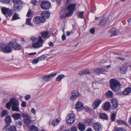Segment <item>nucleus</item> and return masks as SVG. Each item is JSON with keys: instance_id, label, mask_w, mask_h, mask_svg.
Instances as JSON below:
<instances>
[{"instance_id": "f257e3e1", "label": "nucleus", "mask_w": 131, "mask_h": 131, "mask_svg": "<svg viewBox=\"0 0 131 131\" xmlns=\"http://www.w3.org/2000/svg\"><path fill=\"white\" fill-rule=\"evenodd\" d=\"M30 39L33 42H36L34 43L32 45V47L35 48H39L42 46L44 41L40 36H39L37 38L35 37L32 36Z\"/></svg>"}, {"instance_id": "f03ea898", "label": "nucleus", "mask_w": 131, "mask_h": 131, "mask_svg": "<svg viewBox=\"0 0 131 131\" xmlns=\"http://www.w3.org/2000/svg\"><path fill=\"white\" fill-rule=\"evenodd\" d=\"M110 88L113 91L115 92L119 91L121 88V84L119 81L114 79L110 80Z\"/></svg>"}, {"instance_id": "7ed1b4c3", "label": "nucleus", "mask_w": 131, "mask_h": 131, "mask_svg": "<svg viewBox=\"0 0 131 131\" xmlns=\"http://www.w3.org/2000/svg\"><path fill=\"white\" fill-rule=\"evenodd\" d=\"M14 43L11 41L9 42L6 45L5 47H4L3 46L0 47V51H2L4 52L9 53L12 50V49L13 48Z\"/></svg>"}, {"instance_id": "20e7f679", "label": "nucleus", "mask_w": 131, "mask_h": 131, "mask_svg": "<svg viewBox=\"0 0 131 131\" xmlns=\"http://www.w3.org/2000/svg\"><path fill=\"white\" fill-rule=\"evenodd\" d=\"M11 102L12 104V109L13 111L18 112L19 111V103L17 100L14 98H13L11 99Z\"/></svg>"}, {"instance_id": "39448f33", "label": "nucleus", "mask_w": 131, "mask_h": 131, "mask_svg": "<svg viewBox=\"0 0 131 131\" xmlns=\"http://www.w3.org/2000/svg\"><path fill=\"white\" fill-rule=\"evenodd\" d=\"M76 5L75 3H72L68 6L67 9L69 12L66 14L65 17H69L72 15L73 12L75 9Z\"/></svg>"}, {"instance_id": "423d86ee", "label": "nucleus", "mask_w": 131, "mask_h": 131, "mask_svg": "<svg viewBox=\"0 0 131 131\" xmlns=\"http://www.w3.org/2000/svg\"><path fill=\"white\" fill-rule=\"evenodd\" d=\"M75 120V114L73 113H69L67 116L66 121L69 124L71 125L74 122Z\"/></svg>"}, {"instance_id": "0eeeda50", "label": "nucleus", "mask_w": 131, "mask_h": 131, "mask_svg": "<svg viewBox=\"0 0 131 131\" xmlns=\"http://www.w3.org/2000/svg\"><path fill=\"white\" fill-rule=\"evenodd\" d=\"M22 117L24 118V121L25 123L27 125H29L31 122V117L27 113H23L21 114Z\"/></svg>"}, {"instance_id": "6e6552de", "label": "nucleus", "mask_w": 131, "mask_h": 131, "mask_svg": "<svg viewBox=\"0 0 131 131\" xmlns=\"http://www.w3.org/2000/svg\"><path fill=\"white\" fill-rule=\"evenodd\" d=\"M50 3L48 1H42L40 4L41 8L44 10L49 9L50 6Z\"/></svg>"}, {"instance_id": "1a4fd4ad", "label": "nucleus", "mask_w": 131, "mask_h": 131, "mask_svg": "<svg viewBox=\"0 0 131 131\" xmlns=\"http://www.w3.org/2000/svg\"><path fill=\"white\" fill-rule=\"evenodd\" d=\"M57 73H54L50 75H46L42 77L43 80L46 82H48L55 77Z\"/></svg>"}, {"instance_id": "9d476101", "label": "nucleus", "mask_w": 131, "mask_h": 131, "mask_svg": "<svg viewBox=\"0 0 131 131\" xmlns=\"http://www.w3.org/2000/svg\"><path fill=\"white\" fill-rule=\"evenodd\" d=\"M33 22L36 24H39L40 23L44 22L45 20L41 17L36 16L33 20Z\"/></svg>"}, {"instance_id": "9b49d317", "label": "nucleus", "mask_w": 131, "mask_h": 131, "mask_svg": "<svg viewBox=\"0 0 131 131\" xmlns=\"http://www.w3.org/2000/svg\"><path fill=\"white\" fill-rule=\"evenodd\" d=\"M93 127L96 131H102V126L99 122L94 123Z\"/></svg>"}, {"instance_id": "f8f14e48", "label": "nucleus", "mask_w": 131, "mask_h": 131, "mask_svg": "<svg viewBox=\"0 0 131 131\" xmlns=\"http://www.w3.org/2000/svg\"><path fill=\"white\" fill-rule=\"evenodd\" d=\"M108 22V18H105L104 17H101L100 19V20L98 24V25H101L102 26H105L106 25V23Z\"/></svg>"}, {"instance_id": "ddd939ff", "label": "nucleus", "mask_w": 131, "mask_h": 131, "mask_svg": "<svg viewBox=\"0 0 131 131\" xmlns=\"http://www.w3.org/2000/svg\"><path fill=\"white\" fill-rule=\"evenodd\" d=\"M23 3L20 4H14V9L16 12H18L22 9L23 6Z\"/></svg>"}, {"instance_id": "4468645a", "label": "nucleus", "mask_w": 131, "mask_h": 131, "mask_svg": "<svg viewBox=\"0 0 131 131\" xmlns=\"http://www.w3.org/2000/svg\"><path fill=\"white\" fill-rule=\"evenodd\" d=\"M105 72H107V71L102 68H97L94 70V72L96 74L104 73Z\"/></svg>"}, {"instance_id": "2eb2a0df", "label": "nucleus", "mask_w": 131, "mask_h": 131, "mask_svg": "<svg viewBox=\"0 0 131 131\" xmlns=\"http://www.w3.org/2000/svg\"><path fill=\"white\" fill-rule=\"evenodd\" d=\"M75 108L78 111H80L83 108V104L81 102L79 101L76 104Z\"/></svg>"}, {"instance_id": "dca6fc26", "label": "nucleus", "mask_w": 131, "mask_h": 131, "mask_svg": "<svg viewBox=\"0 0 131 131\" xmlns=\"http://www.w3.org/2000/svg\"><path fill=\"white\" fill-rule=\"evenodd\" d=\"M41 15L42 18H44L45 20L46 18H48L50 16L49 12L46 11L42 12Z\"/></svg>"}, {"instance_id": "f3484780", "label": "nucleus", "mask_w": 131, "mask_h": 131, "mask_svg": "<svg viewBox=\"0 0 131 131\" xmlns=\"http://www.w3.org/2000/svg\"><path fill=\"white\" fill-rule=\"evenodd\" d=\"M101 102V100L99 99L96 100L93 103L94 109H95L98 107Z\"/></svg>"}, {"instance_id": "a211bd4d", "label": "nucleus", "mask_w": 131, "mask_h": 131, "mask_svg": "<svg viewBox=\"0 0 131 131\" xmlns=\"http://www.w3.org/2000/svg\"><path fill=\"white\" fill-rule=\"evenodd\" d=\"M111 103L112 105V107L113 109L116 108L118 106L117 101L115 98H113L111 100Z\"/></svg>"}, {"instance_id": "6ab92c4d", "label": "nucleus", "mask_w": 131, "mask_h": 131, "mask_svg": "<svg viewBox=\"0 0 131 131\" xmlns=\"http://www.w3.org/2000/svg\"><path fill=\"white\" fill-rule=\"evenodd\" d=\"M94 122L93 118H88L85 119V123L88 126H91Z\"/></svg>"}, {"instance_id": "aec40b11", "label": "nucleus", "mask_w": 131, "mask_h": 131, "mask_svg": "<svg viewBox=\"0 0 131 131\" xmlns=\"http://www.w3.org/2000/svg\"><path fill=\"white\" fill-rule=\"evenodd\" d=\"M116 29L115 28H113L108 32L109 34H110V36L112 37L114 36H116L117 35L116 32Z\"/></svg>"}, {"instance_id": "412c9836", "label": "nucleus", "mask_w": 131, "mask_h": 131, "mask_svg": "<svg viewBox=\"0 0 131 131\" xmlns=\"http://www.w3.org/2000/svg\"><path fill=\"white\" fill-rule=\"evenodd\" d=\"M119 69L120 70V72L121 73L124 74H125L127 71V67L123 66H120L119 67Z\"/></svg>"}, {"instance_id": "4be33fe9", "label": "nucleus", "mask_w": 131, "mask_h": 131, "mask_svg": "<svg viewBox=\"0 0 131 131\" xmlns=\"http://www.w3.org/2000/svg\"><path fill=\"white\" fill-rule=\"evenodd\" d=\"M5 129L6 131H16V127L14 126L9 127L8 126H6Z\"/></svg>"}, {"instance_id": "5701e85b", "label": "nucleus", "mask_w": 131, "mask_h": 131, "mask_svg": "<svg viewBox=\"0 0 131 131\" xmlns=\"http://www.w3.org/2000/svg\"><path fill=\"white\" fill-rule=\"evenodd\" d=\"M111 105L109 102H107L105 103L103 106V108L104 110L106 111H108L110 109Z\"/></svg>"}, {"instance_id": "b1692460", "label": "nucleus", "mask_w": 131, "mask_h": 131, "mask_svg": "<svg viewBox=\"0 0 131 131\" xmlns=\"http://www.w3.org/2000/svg\"><path fill=\"white\" fill-rule=\"evenodd\" d=\"M78 127L79 129L81 131H83L85 129L84 124L83 123H80L78 125Z\"/></svg>"}, {"instance_id": "393cba45", "label": "nucleus", "mask_w": 131, "mask_h": 131, "mask_svg": "<svg viewBox=\"0 0 131 131\" xmlns=\"http://www.w3.org/2000/svg\"><path fill=\"white\" fill-rule=\"evenodd\" d=\"M12 117L15 120H17L20 119L21 118L20 114L18 113H16L13 114L12 115Z\"/></svg>"}, {"instance_id": "a878e982", "label": "nucleus", "mask_w": 131, "mask_h": 131, "mask_svg": "<svg viewBox=\"0 0 131 131\" xmlns=\"http://www.w3.org/2000/svg\"><path fill=\"white\" fill-rule=\"evenodd\" d=\"M60 118H58L56 119L53 120L51 122V124L54 126L57 125L60 122Z\"/></svg>"}, {"instance_id": "bb28decb", "label": "nucleus", "mask_w": 131, "mask_h": 131, "mask_svg": "<svg viewBox=\"0 0 131 131\" xmlns=\"http://www.w3.org/2000/svg\"><path fill=\"white\" fill-rule=\"evenodd\" d=\"M131 92V88L128 87L126 88L123 92L122 94L125 95H127L129 94Z\"/></svg>"}, {"instance_id": "cd10ccee", "label": "nucleus", "mask_w": 131, "mask_h": 131, "mask_svg": "<svg viewBox=\"0 0 131 131\" xmlns=\"http://www.w3.org/2000/svg\"><path fill=\"white\" fill-rule=\"evenodd\" d=\"M40 34L43 38H48L49 37V36H48L49 33L48 31L41 32H40Z\"/></svg>"}, {"instance_id": "c85d7f7f", "label": "nucleus", "mask_w": 131, "mask_h": 131, "mask_svg": "<svg viewBox=\"0 0 131 131\" xmlns=\"http://www.w3.org/2000/svg\"><path fill=\"white\" fill-rule=\"evenodd\" d=\"M5 121L7 125L8 126L11 122V117L10 116H7L6 117Z\"/></svg>"}, {"instance_id": "c756f323", "label": "nucleus", "mask_w": 131, "mask_h": 131, "mask_svg": "<svg viewBox=\"0 0 131 131\" xmlns=\"http://www.w3.org/2000/svg\"><path fill=\"white\" fill-rule=\"evenodd\" d=\"M29 131H38L37 127L35 125H32L29 126Z\"/></svg>"}, {"instance_id": "7c9ffc66", "label": "nucleus", "mask_w": 131, "mask_h": 131, "mask_svg": "<svg viewBox=\"0 0 131 131\" xmlns=\"http://www.w3.org/2000/svg\"><path fill=\"white\" fill-rule=\"evenodd\" d=\"M65 75L61 74L58 75L56 79V81H61L62 79H63L65 77Z\"/></svg>"}, {"instance_id": "2f4dec72", "label": "nucleus", "mask_w": 131, "mask_h": 131, "mask_svg": "<svg viewBox=\"0 0 131 131\" xmlns=\"http://www.w3.org/2000/svg\"><path fill=\"white\" fill-rule=\"evenodd\" d=\"M71 93L72 94H73L77 97H78L80 95L79 92L78 91L75 90L72 91Z\"/></svg>"}, {"instance_id": "473e14b6", "label": "nucleus", "mask_w": 131, "mask_h": 131, "mask_svg": "<svg viewBox=\"0 0 131 131\" xmlns=\"http://www.w3.org/2000/svg\"><path fill=\"white\" fill-rule=\"evenodd\" d=\"M100 117L101 119L107 120L108 119V117L107 115L104 113L101 114L100 116Z\"/></svg>"}, {"instance_id": "72a5a7b5", "label": "nucleus", "mask_w": 131, "mask_h": 131, "mask_svg": "<svg viewBox=\"0 0 131 131\" xmlns=\"http://www.w3.org/2000/svg\"><path fill=\"white\" fill-rule=\"evenodd\" d=\"M106 96L108 98H112L113 97V93L111 91H108L106 93Z\"/></svg>"}, {"instance_id": "f704fd0d", "label": "nucleus", "mask_w": 131, "mask_h": 131, "mask_svg": "<svg viewBox=\"0 0 131 131\" xmlns=\"http://www.w3.org/2000/svg\"><path fill=\"white\" fill-rule=\"evenodd\" d=\"M8 9H9L5 7H3L1 9V11L2 13L4 15L7 14V13Z\"/></svg>"}, {"instance_id": "c9c22d12", "label": "nucleus", "mask_w": 131, "mask_h": 131, "mask_svg": "<svg viewBox=\"0 0 131 131\" xmlns=\"http://www.w3.org/2000/svg\"><path fill=\"white\" fill-rule=\"evenodd\" d=\"M31 18H28L26 19V24L30 26H31L33 25L31 22Z\"/></svg>"}, {"instance_id": "e433bc0d", "label": "nucleus", "mask_w": 131, "mask_h": 131, "mask_svg": "<svg viewBox=\"0 0 131 131\" xmlns=\"http://www.w3.org/2000/svg\"><path fill=\"white\" fill-rule=\"evenodd\" d=\"M8 112L6 110H3L1 113L0 116L1 117H3L7 115Z\"/></svg>"}, {"instance_id": "4c0bfd02", "label": "nucleus", "mask_w": 131, "mask_h": 131, "mask_svg": "<svg viewBox=\"0 0 131 131\" xmlns=\"http://www.w3.org/2000/svg\"><path fill=\"white\" fill-rule=\"evenodd\" d=\"M113 131H126L124 128H119V127H115L114 129L113 130Z\"/></svg>"}, {"instance_id": "58836bf2", "label": "nucleus", "mask_w": 131, "mask_h": 131, "mask_svg": "<svg viewBox=\"0 0 131 131\" xmlns=\"http://www.w3.org/2000/svg\"><path fill=\"white\" fill-rule=\"evenodd\" d=\"M13 48H14L15 50H19L21 49V47L18 44H17L16 46H15L14 45V44Z\"/></svg>"}, {"instance_id": "ea45409f", "label": "nucleus", "mask_w": 131, "mask_h": 131, "mask_svg": "<svg viewBox=\"0 0 131 131\" xmlns=\"http://www.w3.org/2000/svg\"><path fill=\"white\" fill-rule=\"evenodd\" d=\"M12 1L14 4H20L23 3L21 1V0H12Z\"/></svg>"}, {"instance_id": "a19ab883", "label": "nucleus", "mask_w": 131, "mask_h": 131, "mask_svg": "<svg viewBox=\"0 0 131 131\" xmlns=\"http://www.w3.org/2000/svg\"><path fill=\"white\" fill-rule=\"evenodd\" d=\"M116 115V114L113 113L112 114L111 117L112 122L114 121H115Z\"/></svg>"}, {"instance_id": "79ce46f5", "label": "nucleus", "mask_w": 131, "mask_h": 131, "mask_svg": "<svg viewBox=\"0 0 131 131\" xmlns=\"http://www.w3.org/2000/svg\"><path fill=\"white\" fill-rule=\"evenodd\" d=\"M12 106V104L11 102V99L10 100V102L8 103L6 105V107L8 109H9L11 106Z\"/></svg>"}, {"instance_id": "37998d69", "label": "nucleus", "mask_w": 131, "mask_h": 131, "mask_svg": "<svg viewBox=\"0 0 131 131\" xmlns=\"http://www.w3.org/2000/svg\"><path fill=\"white\" fill-rule=\"evenodd\" d=\"M18 14L17 13H15L14 14L13 16V20H14L18 19Z\"/></svg>"}, {"instance_id": "c03bdc74", "label": "nucleus", "mask_w": 131, "mask_h": 131, "mask_svg": "<svg viewBox=\"0 0 131 131\" xmlns=\"http://www.w3.org/2000/svg\"><path fill=\"white\" fill-rule=\"evenodd\" d=\"M27 17H32L33 16L32 13L30 10H29L27 14Z\"/></svg>"}, {"instance_id": "a18cd8bd", "label": "nucleus", "mask_w": 131, "mask_h": 131, "mask_svg": "<svg viewBox=\"0 0 131 131\" xmlns=\"http://www.w3.org/2000/svg\"><path fill=\"white\" fill-rule=\"evenodd\" d=\"M117 122L119 124H122L125 125L126 124V123L124 121L120 119L117 120Z\"/></svg>"}, {"instance_id": "49530a36", "label": "nucleus", "mask_w": 131, "mask_h": 131, "mask_svg": "<svg viewBox=\"0 0 131 131\" xmlns=\"http://www.w3.org/2000/svg\"><path fill=\"white\" fill-rule=\"evenodd\" d=\"M0 1L4 4H8L10 2V0H0Z\"/></svg>"}, {"instance_id": "de8ad7c7", "label": "nucleus", "mask_w": 131, "mask_h": 131, "mask_svg": "<svg viewBox=\"0 0 131 131\" xmlns=\"http://www.w3.org/2000/svg\"><path fill=\"white\" fill-rule=\"evenodd\" d=\"M39 61H41L42 60H45V57L44 55H42L38 58Z\"/></svg>"}, {"instance_id": "09e8293b", "label": "nucleus", "mask_w": 131, "mask_h": 131, "mask_svg": "<svg viewBox=\"0 0 131 131\" xmlns=\"http://www.w3.org/2000/svg\"><path fill=\"white\" fill-rule=\"evenodd\" d=\"M77 98L76 96L72 94L71 96L70 97V99L72 101H74Z\"/></svg>"}, {"instance_id": "8fccbe9b", "label": "nucleus", "mask_w": 131, "mask_h": 131, "mask_svg": "<svg viewBox=\"0 0 131 131\" xmlns=\"http://www.w3.org/2000/svg\"><path fill=\"white\" fill-rule=\"evenodd\" d=\"M38 59L37 58L35 59L33 61H32V63L33 64H37L39 61Z\"/></svg>"}, {"instance_id": "3c124183", "label": "nucleus", "mask_w": 131, "mask_h": 131, "mask_svg": "<svg viewBox=\"0 0 131 131\" xmlns=\"http://www.w3.org/2000/svg\"><path fill=\"white\" fill-rule=\"evenodd\" d=\"M83 14H84V12H80V13H79V15H78L79 17L81 18H84Z\"/></svg>"}, {"instance_id": "603ef678", "label": "nucleus", "mask_w": 131, "mask_h": 131, "mask_svg": "<svg viewBox=\"0 0 131 131\" xmlns=\"http://www.w3.org/2000/svg\"><path fill=\"white\" fill-rule=\"evenodd\" d=\"M7 14L8 16H11L12 15V13L11 10L8 9L7 13Z\"/></svg>"}, {"instance_id": "864d4df0", "label": "nucleus", "mask_w": 131, "mask_h": 131, "mask_svg": "<svg viewBox=\"0 0 131 131\" xmlns=\"http://www.w3.org/2000/svg\"><path fill=\"white\" fill-rule=\"evenodd\" d=\"M31 97L30 95H27L25 96V99L26 100H27L29 99Z\"/></svg>"}, {"instance_id": "5fc2aeb1", "label": "nucleus", "mask_w": 131, "mask_h": 131, "mask_svg": "<svg viewBox=\"0 0 131 131\" xmlns=\"http://www.w3.org/2000/svg\"><path fill=\"white\" fill-rule=\"evenodd\" d=\"M71 131H77V128L76 126H74L72 127L71 129Z\"/></svg>"}, {"instance_id": "6e6d98bb", "label": "nucleus", "mask_w": 131, "mask_h": 131, "mask_svg": "<svg viewBox=\"0 0 131 131\" xmlns=\"http://www.w3.org/2000/svg\"><path fill=\"white\" fill-rule=\"evenodd\" d=\"M84 74H90L91 73L89 70H85L84 71Z\"/></svg>"}, {"instance_id": "4d7b16f0", "label": "nucleus", "mask_w": 131, "mask_h": 131, "mask_svg": "<svg viewBox=\"0 0 131 131\" xmlns=\"http://www.w3.org/2000/svg\"><path fill=\"white\" fill-rule=\"evenodd\" d=\"M21 106L23 107H25L26 106V103L25 101L21 103Z\"/></svg>"}, {"instance_id": "13d9d810", "label": "nucleus", "mask_w": 131, "mask_h": 131, "mask_svg": "<svg viewBox=\"0 0 131 131\" xmlns=\"http://www.w3.org/2000/svg\"><path fill=\"white\" fill-rule=\"evenodd\" d=\"M95 31V29H94L92 28L90 30V32L92 34H94Z\"/></svg>"}, {"instance_id": "bf43d9fd", "label": "nucleus", "mask_w": 131, "mask_h": 131, "mask_svg": "<svg viewBox=\"0 0 131 131\" xmlns=\"http://www.w3.org/2000/svg\"><path fill=\"white\" fill-rule=\"evenodd\" d=\"M31 3L34 5H35L37 3V1L35 0H33L31 1Z\"/></svg>"}, {"instance_id": "052dcab7", "label": "nucleus", "mask_w": 131, "mask_h": 131, "mask_svg": "<svg viewBox=\"0 0 131 131\" xmlns=\"http://www.w3.org/2000/svg\"><path fill=\"white\" fill-rule=\"evenodd\" d=\"M78 75L80 76L82 75H83L84 74V72L82 71H81L79 73H78Z\"/></svg>"}, {"instance_id": "680f3d73", "label": "nucleus", "mask_w": 131, "mask_h": 131, "mask_svg": "<svg viewBox=\"0 0 131 131\" xmlns=\"http://www.w3.org/2000/svg\"><path fill=\"white\" fill-rule=\"evenodd\" d=\"M31 112L34 114H36L35 110L34 108H32L31 111Z\"/></svg>"}, {"instance_id": "e2e57ef3", "label": "nucleus", "mask_w": 131, "mask_h": 131, "mask_svg": "<svg viewBox=\"0 0 131 131\" xmlns=\"http://www.w3.org/2000/svg\"><path fill=\"white\" fill-rule=\"evenodd\" d=\"M66 38V37L64 34L63 35L62 37V40H65Z\"/></svg>"}, {"instance_id": "0e129e2a", "label": "nucleus", "mask_w": 131, "mask_h": 131, "mask_svg": "<svg viewBox=\"0 0 131 131\" xmlns=\"http://www.w3.org/2000/svg\"><path fill=\"white\" fill-rule=\"evenodd\" d=\"M48 44L50 46H54V45L53 42H51L48 43Z\"/></svg>"}, {"instance_id": "69168bd1", "label": "nucleus", "mask_w": 131, "mask_h": 131, "mask_svg": "<svg viewBox=\"0 0 131 131\" xmlns=\"http://www.w3.org/2000/svg\"><path fill=\"white\" fill-rule=\"evenodd\" d=\"M116 58L117 59H119L122 60H124L125 59L124 58H121L119 57H117Z\"/></svg>"}, {"instance_id": "338daca9", "label": "nucleus", "mask_w": 131, "mask_h": 131, "mask_svg": "<svg viewBox=\"0 0 131 131\" xmlns=\"http://www.w3.org/2000/svg\"><path fill=\"white\" fill-rule=\"evenodd\" d=\"M36 54V52H32L30 53H29V55H34Z\"/></svg>"}, {"instance_id": "774afa93", "label": "nucleus", "mask_w": 131, "mask_h": 131, "mask_svg": "<svg viewBox=\"0 0 131 131\" xmlns=\"http://www.w3.org/2000/svg\"><path fill=\"white\" fill-rule=\"evenodd\" d=\"M17 124L21 126L22 124V123L21 121H19L17 122Z\"/></svg>"}]
</instances>
